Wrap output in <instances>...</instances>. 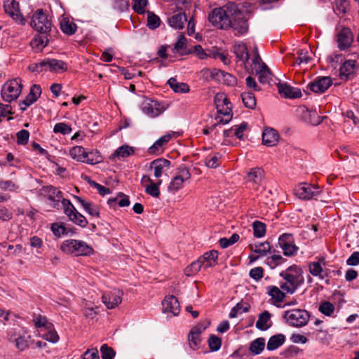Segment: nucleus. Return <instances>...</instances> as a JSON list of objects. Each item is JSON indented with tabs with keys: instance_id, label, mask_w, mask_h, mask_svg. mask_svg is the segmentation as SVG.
Masks as SVG:
<instances>
[{
	"instance_id": "cd10ccee",
	"label": "nucleus",
	"mask_w": 359,
	"mask_h": 359,
	"mask_svg": "<svg viewBox=\"0 0 359 359\" xmlns=\"http://www.w3.org/2000/svg\"><path fill=\"white\" fill-rule=\"evenodd\" d=\"M218 252L216 250H211L203 254L199 258L200 262L203 265V269L212 267L217 264Z\"/></svg>"
},
{
	"instance_id": "39448f33",
	"label": "nucleus",
	"mask_w": 359,
	"mask_h": 359,
	"mask_svg": "<svg viewBox=\"0 0 359 359\" xmlns=\"http://www.w3.org/2000/svg\"><path fill=\"white\" fill-rule=\"evenodd\" d=\"M64 209L65 214L69 219L76 225L86 227L88 224L86 218L77 211L69 200L63 198L60 202V207Z\"/></svg>"
},
{
	"instance_id": "f3484780",
	"label": "nucleus",
	"mask_w": 359,
	"mask_h": 359,
	"mask_svg": "<svg viewBox=\"0 0 359 359\" xmlns=\"http://www.w3.org/2000/svg\"><path fill=\"white\" fill-rule=\"evenodd\" d=\"M40 67L43 70H49L54 72H63L67 70V66L65 62L56 59H46L39 63Z\"/></svg>"
},
{
	"instance_id": "aec40b11",
	"label": "nucleus",
	"mask_w": 359,
	"mask_h": 359,
	"mask_svg": "<svg viewBox=\"0 0 359 359\" xmlns=\"http://www.w3.org/2000/svg\"><path fill=\"white\" fill-rule=\"evenodd\" d=\"M41 94V87L36 84L33 85L30 88L29 93L20 102V110L25 111L27 107L34 103L40 97Z\"/></svg>"
},
{
	"instance_id": "6e6552de",
	"label": "nucleus",
	"mask_w": 359,
	"mask_h": 359,
	"mask_svg": "<svg viewBox=\"0 0 359 359\" xmlns=\"http://www.w3.org/2000/svg\"><path fill=\"white\" fill-rule=\"evenodd\" d=\"M165 109V107L163 104L149 97L144 98L141 104L142 112L150 118L158 116Z\"/></svg>"
},
{
	"instance_id": "393cba45",
	"label": "nucleus",
	"mask_w": 359,
	"mask_h": 359,
	"mask_svg": "<svg viewBox=\"0 0 359 359\" xmlns=\"http://www.w3.org/2000/svg\"><path fill=\"white\" fill-rule=\"evenodd\" d=\"M170 167V161L165 158H158L151 163L150 168L154 170V176L160 177Z\"/></svg>"
},
{
	"instance_id": "c03bdc74",
	"label": "nucleus",
	"mask_w": 359,
	"mask_h": 359,
	"mask_svg": "<svg viewBox=\"0 0 359 359\" xmlns=\"http://www.w3.org/2000/svg\"><path fill=\"white\" fill-rule=\"evenodd\" d=\"M102 158L97 151H86L85 154V161L83 163L88 164H96L101 161Z\"/></svg>"
},
{
	"instance_id": "dca6fc26",
	"label": "nucleus",
	"mask_w": 359,
	"mask_h": 359,
	"mask_svg": "<svg viewBox=\"0 0 359 359\" xmlns=\"http://www.w3.org/2000/svg\"><path fill=\"white\" fill-rule=\"evenodd\" d=\"M336 41L340 50L348 48L353 41V35L350 29L344 27L336 34Z\"/></svg>"
},
{
	"instance_id": "ddd939ff",
	"label": "nucleus",
	"mask_w": 359,
	"mask_h": 359,
	"mask_svg": "<svg viewBox=\"0 0 359 359\" xmlns=\"http://www.w3.org/2000/svg\"><path fill=\"white\" fill-rule=\"evenodd\" d=\"M5 12L9 15L15 21L20 25L25 24V19L20 11V6L15 0H6L4 1Z\"/></svg>"
},
{
	"instance_id": "412c9836",
	"label": "nucleus",
	"mask_w": 359,
	"mask_h": 359,
	"mask_svg": "<svg viewBox=\"0 0 359 359\" xmlns=\"http://www.w3.org/2000/svg\"><path fill=\"white\" fill-rule=\"evenodd\" d=\"M264 172L260 168H253L247 175V181L252 184V188L257 190L264 180Z\"/></svg>"
},
{
	"instance_id": "e2e57ef3",
	"label": "nucleus",
	"mask_w": 359,
	"mask_h": 359,
	"mask_svg": "<svg viewBox=\"0 0 359 359\" xmlns=\"http://www.w3.org/2000/svg\"><path fill=\"white\" fill-rule=\"evenodd\" d=\"M217 112L225 116L224 123H229L232 118L231 108V107H222L220 104H217Z\"/></svg>"
},
{
	"instance_id": "4468645a",
	"label": "nucleus",
	"mask_w": 359,
	"mask_h": 359,
	"mask_svg": "<svg viewBox=\"0 0 359 359\" xmlns=\"http://www.w3.org/2000/svg\"><path fill=\"white\" fill-rule=\"evenodd\" d=\"M123 292L118 289L105 292L102 294V302L109 309H112L121 303Z\"/></svg>"
},
{
	"instance_id": "c756f323",
	"label": "nucleus",
	"mask_w": 359,
	"mask_h": 359,
	"mask_svg": "<svg viewBox=\"0 0 359 359\" xmlns=\"http://www.w3.org/2000/svg\"><path fill=\"white\" fill-rule=\"evenodd\" d=\"M309 271L313 276H318L321 280L328 276V270L323 269L320 264L317 262L309 264Z\"/></svg>"
},
{
	"instance_id": "5701e85b",
	"label": "nucleus",
	"mask_w": 359,
	"mask_h": 359,
	"mask_svg": "<svg viewBox=\"0 0 359 359\" xmlns=\"http://www.w3.org/2000/svg\"><path fill=\"white\" fill-rule=\"evenodd\" d=\"M277 87L280 95L285 98L294 99L302 96V92L299 88L292 87L287 83H278Z\"/></svg>"
},
{
	"instance_id": "c9c22d12",
	"label": "nucleus",
	"mask_w": 359,
	"mask_h": 359,
	"mask_svg": "<svg viewBox=\"0 0 359 359\" xmlns=\"http://www.w3.org/2000/svg\"><path fill=\"white\" fill-rule=\"evenodd\" d=\"M252 251L259 254L260 256H264L271 250V245L269 242H260L253 245H250Z\"/></svg>"
},
{
	"instance_id": "5fc2aeb1",
	"label": "nucleus",
	"mask_w": 359,
	"mask_h": 359,
	"mask_svg": "<svg viewBox=\"0 0 359 359\" xmlns=\"http://www.w3.org/2000/svg\"><path fill=\"white\" fill-rule=\"evenodd\" d=\"M160 18L152 12L147 13V25L151 29H155L160 26Z\"/></svg>"
},
{
	"instance_id": "f704fd0d",
	"label": "nucleus",
	"mask_w": 359,
	"mask_h": 359,
	"mask_svg": "<svg viewBox=\"0 0 359 359\" xmlns=\"http://www.w3.org/2000/svg\"><path fill=\"white\" fill-rule=\"evenodd\" d=\"M271 314L269 311H264L262 313L256 323V327L261 330H266L271 327Z\"/></svg>"
},
{
	"instance_id": "338daca9",
	"label": "nucleus",
	"mask_w": 359,
	"mask_h": 359,
	"mask_svg": "<svg viewBox=\"0 0 359 359\" xmlns=\"http://www.w3.org/2000/svg\"><path fill=\"white\" fill-rule=\"evenodd\" d=\"M42 338L52 343H56L59 340V336L53 327L47 330V332L42 335Z\"/></svg>"
},
{
	"instance_id": "72a5a7b5",
	"label": "nucleus",
	"mask_w": 359,
	"mask_h": 359,
	"mask_svg": "<svg viewBox=\"0 0 359 359\" xmlns=\"http://www.w3.org/2000/svg\"><path fill=\"white\" fill-rule=\"evenodd\" d=\"M60 26L61 30L67 35L74 34L77 29L76 25L68 18H62L60 22Z\"/></svg>"
},
{
	"instance_id": "8fccbe9b",
	"label": "nucleus",
	"mask_w": 359,
	"mask_h": 359,
	"mask_svg": "<svg viewBox=\"0 0 359 359\" xmlns=\"http://www.w3.org/2000/svg\"><path fill=\"white\" fill-rule=\"evenodd\" d=\"M217 81L228 86H233L236 83V78L229 73L221 71V75L218 77Z\"/></svg>"
},
{
	"instance_id": "2eb2a0df",
	"label": "nucleus",
	"mask_w": 359,
	"mask_h": 359,
	"mask_svg": "<svg viewBox=\"0 0 359 359\" xmlns=\"http://www.w3.org/2000/svg\"><path fill=\"white\" fill-rule=\"evenodd\" d=\"M232 28L235 35H240L246 33L248 30V24L247 20L243 18L242 13L238 9V13L234 15L231 18Z\"/></svg>"
},
{
	"instance_id": "864d4df0",
	"label": "nucleus",
	"mask_w": 359,
	"mask_h": 359,
	"mask_svg": "<svg viewBox=\"0 0 359 359\" xmlns=\"http://www.w3.org/2000/svg\"><path fill=\"white\" fill-rule=\"evenodd\" d=\"M254 236L257 238H262L266 233V225L262 222L255 221L252 224Z\"/></svg>"
},
{
	"instance_id": "a878e982",
	"label": "nucleus",
	"mask_w": 359,
	"mask_h": 359,
	"mask_svg": "<svg viewBox=\"0 0 359 359\" xmlns=\"http://www.w3.org/2000/svg\"><path fill=\"white\" fill-rule=\"evenodd\" d=\"M279 139V135L273 128H266L262 134V142L264 145L272 147L276 145Z\"/></svg>"
},
{
	"instance_id": "1a4fd4ad",
	"label": "nucleus",
	"mask_w": 359,
	"mask_h": 359,
	"mask_svg": "<svg viewBox=\"0 0 359 359\" xmlns=\"http://www.w3.org/2000/svg\"><path fill=\"white\" fill-rule=\"evenodd\" d=\"M191 178L189 170L182 165L177 169L175 176L171 180L168 186V191L175 192L182 188L184 183Z\"/></svg>"
},
{
	"instance_id": "a18cd8bd",
	"label": "nucleus",
	"mask_w": 359,
	"mask_h": 359,
	"mask_svg": "<svg viewBox=\"0 0 359 359\" xmlns=\"http://www.w3.org/2000/svg\"><path fill=\"white\" fill-rule=\"evenodd\" d=\"M265 341L263 338H258L254 340L250 346V350L254 354H259L264 348Z\"/></svg>"
},
{
	"instance_id": "f03ea898",
	"label": "nucleus",
	"mask_w": 359,
	"mask_h": 359,
	"mask_svg": "<svg viewBox=\"0 0 359 359\" xmlns=\"http://www.w3.org/2000/svg\"><path fill=\"white\" fill-rule=\"evenodd\" d=\"M283 280L280 282L281 290L288 294H293L304 282L303 271L296 265L290 266L280 273Z\"/></svg>"
},
{
	"instance_id": "e433bc0d",
	"label": "nucleus",
	"mask_w": 359,
	"mask_h": 359,
	"mask_svg": "<svg viewBox=\"0 0 359 359\" xmlns=\"http://www.w3.org/2000/svg\"><path fill=\"white\" fill-rule=\"evenodd\" d=\"M168 83L175 93H184L189 91V86L187 83L177 82L175 78H170Z\"/></svg>"
},
{
	"instance_id": "2f4dec72",
	"label": "nucleus",
	"mask_w": 359,
	"mask_h": 359,
	"mask_svg": "<svg viewBox=\"0 0 359 359\" xmlns=\"http://www.w3.org/2000/svg\"><path fill=\"white\" fill-rule=\"evenodd\" d=\"M268 294L271 296L274 304L283 302L285 298V292L277 286L268 287Z\"/></svg>"
},
{
	"instance_id": "052dcab7",
	"label": "nucleus",
	"mask_w": 359,
	"mask_h": 359,
	"mask_svg": "<svg viewBox=\"0 0 359 359\" xmlns=\"http://www.w3.org/2000/svg\"><path fill=\"white\" fill-rule=\"evenodd\" d=\"M202 268H203V265L198 259L196 262H194L189 266H187L185 269V271L187 276H190L191 274L196 273Z\"/></svg>"
},
{
	"instance_id": "c85d7f7f",
	"label": "nucleus",
	"mask_w": 359,
	"mask_h": 359,
	"mask_svg": "<svg viewBox=\"0 0 359 359\" xmlns=\"http://www.w3.org/2000/svg\"><path fill=\"white\" fill-rule=\"evenodd\" d=\"M233 52L238 60L245 64L249 60V53L246 45L243 43H236L233 46Z\"/></svg>"
},
{
	"instance_id": "ea45409f",
	"label": "nucleus",
	"mask_w": 359,
	"mask_h": 359,
	"mask_svg": "<svg viewBox=\"0 0 359 359\" xmlns=\"http://www.w3.org/2000/svg\"><path fill=\"white\" fill-rule=\"evenodd\" d=\"M75 198L78 202L81 203L83 209L90 215L95 217H99L100 212L98 208L93 205L91 203L86 202L83 200L81 197L75 196Z\"/></svg>"
},
{
	"instance_id": "20e7f679",
	"label": "nucleus",
	"mask_w": 359,
	"mask_h": 359,
	"mask_svg": "<svg viewBox=\"0 0 359 359\" xmlns=\"http://www.w3.org/2000/svg\"><path fill=\"white\" fill-rule=\"evenodd\" d=\"M30 25L36 31L43 34L48 33L52 27L51 20L43 9H38L33 14Z\"/></svg>"
},
{
	"instance_id": "bf43d9fd",
	"label": "nucleus",
	"mask_w": 359,
	"mask_h": 359,
	"mask_svg": "<svg viewBox=\"0 0 359 359\" xmlns=\"http://www.w3.org/2000/svg\"><path fill=\"white\" fill-rule=\"evenodd\" d=\"M239 239V236L237 233H233L229 238H222L219 239V243L222 248H226L231 245L236 243Z\"/></svg>"
},
{
	"instance_id": "79ce46f5",
	"label": "nucleus",
	"mask_w": 359,
	"mask_h": 359,
	"mask_svg": "<svg viewBox=\"0 0 359 359\" xmlns=\"http://www.w3.org/2000/svg\"><path fill=\"white\" fill-rule=\"evenodd\" d=\"M85 149L81 146L74 147L69 151V155L73 159L82 163L85 161Z\"/></svg>"
},
{
	"instance_id": "4c0bfd02",
	"label": "nucleus",
	"mask_w": 359,
	"mask_h": 359,
	"mask_svg": "<svg viewBox=\"0 0 359 359\" xmlns=\"http://www.w3.org/2000/svg\"><path fill=\"white\" fill-rule=\"evenodd\" d=\"M257 74L259 81L262 83H269L271 80V72L265 63L260 64Z\"/></svg>"
},
{
	"instance_id": "f257e3e1",
	"label": "nucleus",
	"mask_w": 359,
	"mask_h": 359,
	"mask_svg": "<svg viewBox=\"0 0 359 359\" xmlns=\"http://www.w3.org/2000/svg\"><path fill=\"white\" fill-rule=\"evenodd\" d=\"M238 13V8L233 2H229L222 7L215 8L208 15L211 24L217 29L230 28L231 18Z\"/></svg>"
},
{
	"instance_id": "37998d69",
	"label": "nucleus",
	"mask_w": 359,
	"mask_h": 359,
	"mask_svg": "<svg viewBox=\"0 0 359 359\" xmlns=\"http://www.w3.org/2000/svg\"><path fill=\"white\" fill-rule=\"evenodd\" d=\"M241 97L244 105L249 109H255L256 107V99L255 95L251 92L243 93Z\"/></svg>"
},
{
	"instance_id": "13d9d810",
	"label": "nucleus",
	"mask_w": 359,
	"mask_h": 359,
	"mask_svg": "<svg viewBox=\"0 0 359 359\" xmlns=\"http://www.w3.org/2000/svg\"><path fill=\"white\" fill-rule=\"evenodd\" d=\"M12 114V107L10 104L0 103V121H2V118H7L8 121L11 120L13 118L10 115Z\"/></svg>"
},
{
	"instance_id": "a211bd4d",
	"label": "nucleus",
	"mask_w": 359,
	"mask_h": 359,
	"mask_svg": "<svg viewBox=\"0 0 359 359\" xmlns=\"http://www.w3.org/2000/svg\"><path fill=\"white\" fill-rule=\"evenodd\" d=\"M332 83V81L328 76L318 77L309 83L308 88L314 93H323L329 88Z\"/></svg>"
},
{
	"instance_id": "09e8293b",
	"label": "nucleus",
	"mask_w": 359,
	"mask_h": 359,
	"mask_svg": "<svg viewBox=\"0 0 359 359\" xmlns=\"http://www.w3.org/2000/svg\"><path fill=\"white\" fill-rule=\"evenodd\" d=\"M203 76L206 80H215L217 81L218 77L221 75V70L217 69H203L202 71Z\"/></svg>"
},
{
	"instance_id": "423d86ee",
	"label": "nucleus",
	"mask_w": 359,
	"mask_h": 359,
	"mask_svg": "<svg viewBox=\"0 0 359 359\" xmlns=\"http://www.w3.org/2000/svg\"><path fill=\"white\" fill-rule=\"evenodd\" d=\"M22 84L17 79L7 81L2 87L1 97L5 102L15 100L22 92Z\"/></svg>"
},
{
	"instance_id": "4be33fe9",
	"label": "nucleus",
	"mask_w": 359,
	"mask_h": 359,
	"mask_svg": "<svg viewBox=\"0 0 359 359\" xmlns=\"http://www.w3.org/2000/svg\"><path fill=\"white\" fill-rule=\"evenodd\" d=\"M163 309L165 313H170L174 316L179 314L180 311L178 299L173 295L166 297L162 302Z\"/></svg>"
},
{
	"instance_id": "6ab92c4d",
	"label": "nucleus",
	"mask_w": 359,
	"mask_h": 359,
	"mask_svg": "<svg viewBox=\"0 0 359 359\" xmlns=\"http://www.w3.org/2000/svg\"><path fill=\"white\" fill-rule=\"evenodd\" d=\"M205 327L198 324L194 327L188 335L189 344L191 348L196 350L199 348L201 344V334Z\"/></svg>"
},
{
	"instance_id": "0eeeda50",
	"label": "nucleus",
	"mask_w": 359,
	"mask_h": 359,
	"mask_svg": "<svg viewBox=\"0 0 359 359\" xmlns=\"http://www.w3.org/2000/svg\"><path fill=\"white\" fill-rule=\"evenodd\" d=\"M284 318L287 323L294 327H302L309 320V314L306 310L292 309L285 312Z\"/></svg>"
},
{
	"instance_id": "3c124183",
	"label": "nucleus",
	"mask_w": 359,
	"mask_h": 359,
	"mask_svg": "<svg viewBox=\"0 0 359 359\" xmlns=\"http://www.w3.org/2000/svg\"><path fill=\"white\" fill-rule=\"evenodd\" d=\"M162 180H159L156 183L151 182L145 188V192L153 197L158 198L160 196L158 187L161 184Z\"/></svg>"
},
{
	"instance_id": "de8ad7c7",
	"label": "nucleus",
	"mask_w": 359,
	"mask_h": 359,
	"mask_svg": "<svg viewBox=\"0 0 359 359\" xmlns=\"http://www.w3.org/2000/svg\"><path fill=\"white\" fill-rule=\"evenodd\" d=\"M82 312L85 317L90 319H93L97 316L95 307L86 300L83 302Z\"/></svg>"
},
{
	"instance_id": "a19ab883",
	"label": "nucleus",
	"mask_w": 359,
	"mask_h": 359,
	"mask_svg": "<svg viewBox=\"0 0 359 359\" xmlns=\"http://www.w3.org/2000/svg\"><path fill=\"white\" fill-rule=\"evenodd\" d=\"M349 8L350 4L347 0H334V11L337 15H344Z\"/></svg>"
},
{
	"instance_id": "bb28decb",
	"label": "nucleus",
	"mask_w": 359,
	"mask_h": 359,
	"mask_svg": "<svg viewBox=\"0 0 359 359\" xmlns=\"http://www.w3.org/2000/svg\"><path fill=\"white\" fill-rule=\"evenodd\" d=\"M171 139V135L167 134L157 140L148 149L151 154H160L163 152V147Z\"/></svg>"
},
{
	"instance_id": "b1692460",
	"label": "nucleus",
	"mask_w": 359,
	"mask_h": 359,
	"mask_svg": "<svg viewBox=\"0 0 359 359\" xmlns=\"http://www.w3.org/2000/svg\"><path fill=\"white\" fill-rule=\"evenodd\" d=\"M356 63L355 60H348L342 63L340 67V77L341 79L348 80L354 76Z\"/></svg>"
},
{
	"instance_id": "49530a36",
	"label": "nucleus",
	"mask_w": 359,
	"mask_h": 359,
	"mask_svg": "<svg viewBox=\"0 0 359 359\" xmlns=\"http://www.w3.org/2000/svg\"><path fill=\"white\" fill-rule=\"evenodd\" d=\"M34 325L36 327H44L46 330H50L53 325L51 323H49L45 316L38 315L33 319Z\"/></svg>"
},
{
	"instance_id": "58836bf2",
	"label": "nucleus",
	"mask_w": 359,
	"mask_h": 359,
	"mask_svg": "<svg viewBox=\"0 0 359 359\" xmlns=\"http://www.w3.org/2000/svg\"><path fill=\"white\" fill-rule=\"evenodd\" d=\"M285 340V337L282 334H278L270 337L267 343V349L272 351L280 347Z\"/></svg>"
},
{
	"instance_id": "6e6d98bb",
	"label": "nucleus",
	"mask_w": 359,
	"mask_h": 359,
	"mask_svg": "<svg viewBox=\"0 0 359 359\" xmlns=\"http://www.w3.org/2000/svg\"><path fill=\"white\" fill-rule=\"evenodd\" d=\"M284 262V259L281 255H273L269 257L266 259V263L271 269H275L277 266L281 264Z\"/></svg>"
},
{
	"instance_id": "9b49d317",
	"label": "nucleus",
	"mask_w": 359,
	"mask_h": 359,
	"mask_svg": "<svg viewBox=\"0 0 359 359\" xmlns=\"http://www.w3.org/2000/svg\"><path fill=\"white\" fill-rule=\"evenodd\" d=\"M294 191L298 198L304 200H309L320 193L318 187L306 183L299 184L295 187Z\"/></svg>"
},
{
	"instance_id": "9d476101",
	"label": "nucleus",
	"mask_w": 359,
	"mask_h": 359,
	"mask_svg": "<svg viewBox=\"0 0 359 359\" xmlns=\"http://www.w3.org/2000/svg\"><path fill=\"white\" fill-rule=\"evenodd\" d=\"M40 194L47 197L52 202L51 206L53 208H60V202L63 199V196L62 192L57 188L52 186L43 187L40 190Z\"/></svg>"
},
{
	"instance_id": "774afa93",
	"label": "nucleus",
	"mask_w": 359,
	"mask_h": 359,
	"mask_svg": "<svg viewBox=\"0 0 359 359\" xmlns=\"http://www.w3.org/2000/svg\"><path fill=\"white\" fill-rule=\"evenodd\" d=\"M208 344L212 351H216L221 347L222 340L219 337L212 335L208 339Z\"/></svg>"
},
{
	"instance_id": "69168bd1",
	"label": "nucleus",
	"mask_w": 359,
	"mask_h": 359,
	"mask_svg": "<svg viewBox=\"0 0 359 359\" xmlns=\"http://www.w3.org/2000/svg\"><path fill=\"white\" fill-rule=\"evenodd\" d=\"M319 311L322 313H323L327 316H330L334 312V306L332 303H330L329 302H324L321 303V304L320 305Z\"/></svg>"
},
{
	"instance_id": "680f3d73",
	"label": "nucleus",
	"mask_w": 359,
	"mask_h": 359,
	"mask_svg": "<svg viewBox=\"0 0 359 359\" xmlns=\"http://www.w3.org/2000/svg\"><path fill=\"white\" fill-rule=\"evenodd\" d=\"M100 352L102 359H113L116 354L114 349L107 344H103L101 346Z\"/></svg>"
},
{
	"instance_id": "473e14b6",
	"label": "nucleus",
	"mask_w": 359,
	"mask_h": 359,
	"mask_svg": "<svg viewBox=\"0 0 359 359\" xmlns=\"http://www.w3.org/2000/svg\"><path fill=\"white\" fill-rule=\"evenodd\" d=\"M135 151L133 147L128 145H122L118 147L110 156L111 159L114 158H125L134 154Z\"/></svg>"
},
{
	"instance_id": "0e129e2a",
	"label": "nucleus",
	"mask_w": 359,
	"mask_h": 359,
	"mask_svg": "<svg viewBox=\"0 0 359 359\" xmlns=\"http://www.w3.org/2000/svg\"><path fill=\"white\" fill-rule=\"evenodd\" d=\"M53 132L55 133L67 135L72 132V128L65 123H58L55 125Z\"/></svg>"
},
{
	"instance_id": "7ed1b4c3",
	"label": "nucleus",
	"mask_w": 359,
	"mask_h": 359,
	"mask_svg": "<svg viewBox=\"0 0 359 359\" xmlns=\"http://www.w3.org/2000/svg\"><path fill=\"white\" fill-rule=\"evenodd\" d=\"M60 250L74 256H89L93 253V249L85 241L76 239H67L60 245Z\"/></svg>"
},
{
	"instance_id": "4d7b16f0",
	"label": "nucleus",
	"mask_w": 359,
	"mask_h": 359,
	"mask_svg": "<svg viewBox=\"0 0 359 359\" xmlns=\"http://www.w3.org/2000/svg\"><path fill=\"white\" fill-rule=\"evenodd\" d=\"M221 156L219 154H215L209 156L205 160V165L210 168H215L219 165V159Z\"/></svg>"
},
{
	"instance_id": "7c9ffc66",
	"label": "nucleus",
	"mask_w": 359,
	"mask_h": 359,
	"mask_svg": "<svg viewBox=\"0 0 359 359\" xmlns=\"http://www.w3.org/2000/svg\"><path fill=\"white\" fill-rule=\"evenodd\" d=\"M187 21L184 13H177L168 18L169 25L177 29H182L184 27L185 22Z\"/></svg>"
},
{
	"instance_id": "f8f14e48",
	"label": "nucleus",
	"mask_w": 359,
	"mask_h": 359,
	"mask_svg": "<svg viewBox=\"0 0 359 359\" xmlns=\"http://www.w3.org/2000/svg\"><path fill=\"white\" fill-rule=\"evenodd\" d=\"M280 247L286 256H292L298 250V247L294 244V238L291 233H283L278 238Z\"/></svg>"
},
{
	"instance_id": "603ef678",
	"label": "nucleus",
	"mask_w": 359,
	"mask_h": 359,
	"mask_svg": "<svg viewBox=\"0 0 359 359\" xmlns=\"http://www.w3.org/2000/svg\"><path fill=\"white\" fill-rule=\"evenodd\" d=\"M48 38L46 35L36 36L31 41V45L33 48L41 49L45 47L48 43Z\"/></svg>"
}]
</instances>
